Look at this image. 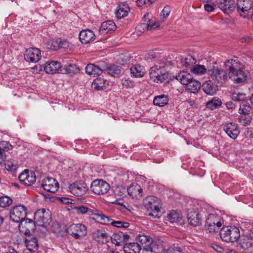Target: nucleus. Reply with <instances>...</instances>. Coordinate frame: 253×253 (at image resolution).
<instances>
[{"instance_id":"774afa93","label":"nucleus","mask_w":253,"mask_h":253,"mask_svg":"<svg viewBox=\"0 0 253 253\" xmlns=\"http://www.w3.org/2000/svg\"><path fill=\"white\" fill-rule=\"evenodd\" d=\"M107 253H119V252L113 249H110L108 250Z\"/></svg>"},{"instance_id":"052dcab7","label":"nucleus","mask_w":253,"mask_h":253,"mask_svg":"<svg viewBox=\"0 0 253 253\" xmlns=\"http://www.w3.org/2000/svg\"><path fill=\"white\" fill-rule=\"evenodd\" d=\"M204 8L206 11L209 12H212L214 9L213 6L209 4H205L204 5Z\"/></svg>"},{"instance_id":"e2e57ef3","label":"nucleus","mask_w":253,"mask_h":253,"mask_svg":"<svg viewBox=\"0 0 253 253\" xmlns=\"http://www.w3.org/2000/svg\"><path fill=\"white\" fill-rule=\"evenodd\" d=\"M251 41L252 38L248 36H244L241 39V41L242 42H250Z\"/></svg>"},{"instance_id":"f257e3e1","label":"nucleus","mask_w":253,"mask_h":253,"mask_svg":"<svg viewBox=\"0 0 253 253\" xmlns=\"http://www.w3.org/2000/svg\"><path fill=\"white\" fill-rule=\"evenodd\" d=\"M225 67L228 71L229 78L235 84L245 82L247 78L246 73L242 70L243 65L237 59H231L225 63Z\"/></svg>"},{"instance_id":"603ef678","label":"nucleus","mask_w":253,"mask_h":253,"mask_svg":"<svg viewBox=\"0 0 253 253\" xmlns=\"http://www.w3.org/2000/svg\"><path fill=\"white\" fill-rule=\"evenodd\" d=\"M232 98L236 101H243L245 98V94L243 93L234 92L232 95Z\"/></svg>"},{"instance_id":"680f3d73","label":"nucleus","mask_w":253,"mask_h":253,"mask_svg":"<svg viewBox=\"0 0 253 253\" xmlns=\"http://www.w3.org/2000/svg\"><path fill=\"white\" fill-rule=\"evenodd\" d=\"M212 248L218 253H221L223 251L222 248H221L220 246L217 244L213 245L212 246Z\"/></svg>"},{"instance_id":"423d86ee","label":"nucleus","mask_w":253,"mask_h":253,"mask_svg":"<svg viewBox=\"0 0 253 253\" xmlns=\"http://www.w3.org/2000/svg\"><path fill=\"white\" fill-rule=\"evenodd\" d=\"M67 233L76 239L84 237L87 234V228L83 224H72L67 229Z\"/></svg>"},{"instance_id":"5fc2aeb1","label":"nucleus","mask_w":253,"mask_h":253,"mask_svg":"<svg viewBox=\"0 0 253 253\" xmlns=\"http://www.w3.org/2000/svg\"><path fill=\"white\" fill-rule=\"evenodd\" d=\"M0 147L4 150V152L6 151L11 149L12 145L7 141H3L0 142Z\"/></svg>"},{"instance_id":"20e7f679","label":"nucleus","mask_w":253,"mask_h":253,"mask_svg":"<svg viewBox=\"0 0 253 253\" xmlns=\"http://www.w3.org/2000/svg\"><path fill=\"white\" fill-rule=\"evenodd\" d=\"M168 74L163 66L156 65L152 67L150 71L151 79L157 83L164 82L168 78Z\"/></svg>"},{"instance_id":"2f4dec72","label":"nucleus","mask_w":253,"mask_h":253,"mask_svg":"<svg viewBox=\"0 0 253 253\" xmlns=\"http://www.w3.org/2000/svg\"><path fill=\"white\" fill-rule=\"evenodd\" d=\"M175 78L182 84L185 85L193 77L187 72L181 71L176 76Z\"/></svg>"},{"instance_id":"58836bf2","label":"nucleus","mask_w":253,"mask_h":253,"mask_svg":"<svg viewBox=\"0 0 253 253\" xmlns=\"http://www.w3.org/2000/svg\"><path fill=\"white\" fill-rule=\"evenodd\" d=\"M26 246L28 249V251L35 252L38 248V243L37 239L35 237L30 238L29 239H26L25 241Z\"/></svg>"},{"instance_id":"1a4fd4ad","label":"nucleus","mask_w":253,"mask_h":253,"mask_svg":"<svg viewBox=\"0 0 253 253\" xmlns=\"http://www.w3.org/2000/svg\"><path fill=\"white\" fill-rule=\"evenodd\" d=\"M27 214V209L23 206H17L13 208L10 211V217L14 222H20L24 219Z\"/></svg>"},{"instance_id":"bf43d9fd","label":"nucleus","mask_w":253,"mask_h":253,"mask_svg":"<svg viewBox=\"0 0 253 253\" xmlns=\"http://www.w3.org/2000/svg\"><path fill=\"white\" fill-rule=\"evenodd\" d=\"M6 159V154L4 150L0 147V164H2Z\"/></svg>"},{"instance_id":"412c9836","label":"nucleus","mask_w":253,"mask_h":253,"mask_svg":"<svg viewBox=\"0 0 253 253\" xmlns=\"http://www.w3.org/2000/svg\"><path fill=\"white\" fill-rule=\"evenodd\" d=\"M79 39L82 43L87 44L93 41L95 39V36L90 30H83L80 32Z\"/></svg>"},{"instance_id":"f704fd0d","label":"nucleus","mask_w":253,"mask_h":253,"mask_svg":"<svg viewBox=\"0 0 253 253\" xmlns=\"http://www.w3.org/2000/svg\"><path fill=\"white\" fill-rule=\"evenodd\" d=\"M108 85V82L101 78L95 79L92 83V86L97 90L106 89Z\"/></svg>"},{"instance_id":"338daca9","label":"nucleus","mask_w":253,"mask_h":253,"mask_svg":"<svg viewBox=\"0 0 253 253\" xmlns=\"http://www.w3.org/2000/svg\"><path fill=\"white\" fill-rule=\"evenodd\" d=\"M7 253H18L13 248H9Z\"/></svg>"},{"instance_id":"dca6fc26","label":"nucleus","mask_w":253,"mask_h":253,"mask_svg":"<svg viewBox=\"0 0 253 253\" xmlns=\"http://www.w3.org/2000/svg\"><path fill=\"white\" fill-rule=\"evenodd\" d=\"M41 57V53L37 48H30L25 52V60L29 62L37 63Z\"/></svg>"},{"instance_id":"864d4df0","label":"nucleus","mask_w":253,"mask_h":253,"mask_svg":"<svg viewBox=\"0 0 253 253\" xmlns=\"http://www.w3.org/2000/svg\"><path fill=\"white\" fill-rule=\"evenodd\" d=\"M112 225L118 228H127L129 226V223L127 222H123L121 221H114L112 222Z\"/></svg>"},{"instance_id":"393cba45","label":"nucleus","mask_w":253,"mask_h":253,"mask_svg":"<svg viewBox=\"0 0 253 253\" xmlns=\"http://www.w3.org/2000/svg\"><path fill=\"white\" fill-rule=\"evenodd\" d=\"M160 26L158 22L152 19H149L147 23H141L136 27L137 29L140 32L146 31H153Z\"/></svg>"},{"instance_id":"4c0bfd02","label":"nucleus","mask_w":253,"mask_h":253,"mask_svg":"<svg viewBox=\"0 0 253 253\" xmlns=\"http://www.w3.org/2000/svg\"><path fill=\"white\" fill-rule=\"evenodd\" d=\"M97 220H100V222L104 224L112 225L114 221L110 217L105 216L102 213L97 210L95 217H93Z\"/></svg>"},{"instance_id":"6e6552de","label":"nucleus","mask_w":253,"mask_h":253,"mask_svg":"<svg viewBox=\"0 0 253 253\" xmlns=\"http://www.w3.org/2000/svg\"><path fill=\"white\" fill-rule=\"evenodd\" d=\"M220 216L210 214L206 219L205 227L210 232H214L222 226Z\"/></svg>"},{"instance_id":"4468645a","label":"nucleus","mask_w":253,"mask_h":253,"mask_svg":"<svg viewBox=\"0 0 253 253\" xmlns=\"http://www.w3.org/2000/svg\"><path fill=\"white\" fill-rule=\"evenodd\" d=\"M85 72L94 77L101 74L103 72L105 73V63L99 62L96 65L88 64L85 67Z\"/></svg>"},{"instance_id":"c9c22d12","label":"nucleus","mask_w":253,"mask_h":253,"mask_svg":"<svg viewBox=\"0 0 253 253\" xmlns=\"http://www.w3.org/2000/svg\"><path fill=\"white\" fill-rule=\"evenodd\" d=\"M75 209L78 213L86 214L89 216H94V217L97 211L96 209H91L83 206L77 207Z\"/></svg>"},{"instance_id":"37998d69","label":"nucleus","mask_w":253,"mask_h":253,"mask_svg":"<svg viewBox=\"0 0 253 253\" xmlns=\"http://www.w3.org/2000/svg\"><path fill=\"white\" fill-rule=\"evenodd\" d=\"M207 71V69L204 65L197 64L193 66L191 69V72L195 74L202 75Z\"/></svg>"},{"instance_id":"0eeeda50","label":"nucleus","mask_w":253,"mask_h":253,"mask_svg":"<svg viewBox=\"0 0 253 253\" xmlns=\"http://www.w3.org/2000/svg\"><path fill=\"white\" fill-rule=\"evenodd\" d=\"M160 201L156 197L149 196L145 198L144 201V205L148 210L151 212L149 213L150 215L157 216V213L160 211Z\"/></svg>"},{"instance_id":"8fccbe9b","label":"nucleus","mask_w":253,"mask_h":253,"mask_svg":"<svg viewBox=\"0 0 253 253\" xmlns=\"http://www.w3.org/2000/svg\"><path fill=\"white\" fill-rule=\"evenodd\" d=\"M238 120L242 125L246 126L250 124L252 118L249 115H241L238 118Z\"/></svg>"},{"instance_id":"7ed1b4c3","label":"nucleus","mask_w":253,"mask_h":253,"mask_svg":"<svg viewBox=\"0 0 253 253\" xmlns=\"http://www.w3.org/2000/svg\"><path fill=\"white\" fill-rule=\"evenodd\" d=\"M237 10L240 16L250 19L253 16V1L252 0H238Z\"/></svg>"},{"instance_id":"6ab92c4d","label":"nucleus","mask_w":253,"mask_h":253,"mask_svg":"<svg viewBox=\"0 0 253 253\" xmlns=\"http://www.w3.org/2000/svg\"><path fill=\"white\" fill-rule=\"evenodd\" d=\"M223 130L233 139H236L240 133L239 127L234 123H226L224 125Z\"/></svg>"},{"instance_id":"a19ab883","label":"nucleus","mask_w":253,"mask_h":253,"mask_svg":"<svg viewBox=\"0 0 253 253\" xmlns=\"http://www.w3.org/2000/svg\"><path fill=\"white\" fill-rule=\"evenodd\" d=\"M169 100L167 95L162 94L156 96L153 100L154 105L162 107L168 103Z\"/></svg>"},{"instance_id":"9d476101","label":"nucleus","mask_w":253,"mask_h":253,"mask_svg":"<svg viewBox=\"0 0 253 253\" xmlns=\"http://www.w3.org/2000/svg\"><path fill=\"white\" fill-rule=\"evenodd\" d=\"M209 73L211 79L214 83L222 84L228 78L226 71L221 68H213L209 70Z\"/></svg>"},{"instance_id":"6e6d98bb","label":"nucleus","mask_w":253,"mask_h":253,"mask_svg":"<svg viewBox=\"0 0 253 253\" xmlns=\"http://www.w3.org/2000/svg\"><path fill=\"white\" fill-rule=\"evenodd\" d=\"M161 253H182V252L179 248H171L167 250H163Z\"/></svg>"},{"instance_id":"7c9ffc66","label":"nucleus","mask_w":253,"mask_h":253,"mask_svg":"<svg viewBox=\"0 0 253 253\" xmlns=\"http://www.w3.org/2000/svg\"><path fill=\"white\" fill-rule=\"evenodd\" d=\"M129 11V7L127 4L122 3L119 4L116 12V15L117 18L121 19L127 15Z\"/></svg>"},{"instance_id":"ea45409f","label":"nucleus","mask_w":253,"mask_h":253,"mask_svg":"<svg viewBox=\"0 0 253 253\" xmlns=\"http://www.w3.org/2000/svg\"><path fill=\"white\" fill-rule=\"evenodd\" d=\"M80 71L79 68L76 64H70L68 66H65L62 70L60 71L61 73L69 74L70 75H74Z\"/></svg>"},{"instance_id":"2eb2a0df","label":"nucleus","mask_w":253,"mask_h":253,"mask_svg":"<svg viewBox=\"0 0 253 253\" xmlns=\"http://www.w3.org/2000/svg\"><path fill=\"white\" fill-rule=\"evenodd\" d=\"M20 181L23 184L30 186L34 184L36 180V176L34 171L29 169L24 171L19 175Z\"/></svg>"},{"instance_id":"c03bdc74","label":"nucleus","mask_w":253,"mask_h":253,"mask_svg":"<svg viewBox=\"0 0 253 253\" xmlns=\"http://www.w3.org/2000/svg\"><path fill=\"white\" fill-rule=\"evenodd\" d=\"M168 217L169 221L172 223L179 221L181 219V216L176 211H172L169 213Z\"/></svg>"},{"instance_id":"b1692460","label":"nucleus","mask_w":253,"mask_h":253,"mask_svg":"<svg viewBox=\"0 0 253 253\" xmlns=\"http://www.w3.org/2000/svg\"><path fill=\"white\" fill-rule=\"evenodd\" d=\"M188 220L189 223L193 225H198L201 223V217L200 216L199 210L192 209L189 211L187 215Z\"/></svg>"},{"instance_id":"39448f33","label":"nucleus","mask_w":253,"mask_h":253,"mask_svg":"<svg viewBox=\"0 0 253 253\" xmlns=\"http://www.w3.org/2000/svg\"><path fill=\"white\" fill-rule=\"evenodd\" d=\"M51 220V213L49 210L42 209L37 211L34 215V220L40 226H46Z\"/></svg>"},{"instance_id":"3c124183","label":"nucleus","mask_w":253,"mask_h":253,"mask_svg":"<svg viewBox=\"0 0 253 253\" xmlns=\"http://www.w3.org/2000/svg\"><path fill=\"white\" fill-rule=\"evenodd\" d=\"M171 11L170 7L169 5H166L164 7L160 14L161 19L162 21H165L167 17L169 16Z\"/></svg>"},{"instance_id":"72a5a7b5","label":"nucleus","mask_w":253,"mask_h":253,"mask_svg":"<svg viewBox=\"0 0 253 253\" xmlns=\"http://www.w3.org/2000/svg\"><path fill=\"white\" fill-rule=\"evenodd\" d=\"M141 249L137 243H130L124 246L125 253H139Z\"/></svg>"},{"instance_id":"49530a36","label":"nucleus","mask_w":253,"mask_h":253,"mask_svg":"<svg viewBox=\"0 0 253 253\" xmlns=\"http://www.w3.org/2000/svg\"><path fill=\"white\" fill-rule=\"evenodd\" d=\"M12 203V200L7 196H2L0 197V207L5 208L8 207Z\"/></svg>"},{"instance_id":"aec40b11","label":"nucleus","mask_w":253,"mask_h":253,"mask_svg":"<svg viewBox=\"0 0 253 253\" xmlns=\"http://www.w3.org/2000/svg\"><path fill=\"white\" fill-rule=\"evenodd\" d=\"M19 225V230L24 234H29L34 231L35 228V222L29 219H23Z\"/></svg>"},{"instance_id":"4be33fe9","label":"nucleus","mask_w":253,"mask_h":253,"mask_svg":"<svg viewBox=\"0 0 253 253\" xmlns=\"http://www.w3.org/2000/svg\"><path fill=\"white\" fill-rule=\"evenodd\" d=\"M116 28V24L113 21L107 20L102 23L99 29V33L101 35H105L114 31Z\"/></svg>"},{"instance_id":"e433bc0d","label":"nucleus","mask_w":253,"mask_h":253,"mask_svg":"<svg viewBox=\"0 0 253 253\" xmlns=\"http://www.w3.org/2000/svg\"><path fill=\"white\" fill-rule=\"evenodd\" d=\"M202 89L206 94L209 95L214 94L217 90L216 86L211 81L205 82L202 85Z\"/></svg>"},{"instance_id":"a18cd8bd","label":"nucleus","mask_w":253,"mask_h":253,"mask_svg":"<svg viewBox=\"0 0 253 253\" xmlns=\"http://www.w3.org/2000/svg\"><path fill=\"white\" fill-rule=\"evenodd\" d=\"M5 168L8 171L14 172L18 168V165L15 161L9 160L5 163Z\"/></svg>"},{"instance_id":"c756f323","label":"nucleus","mask_w":253,"mask_h":253,"mask_svg":"<svg viewBox=\"0 0 253 253\" xmlns=\"http://www.w3.org/2000/svg\"><path fill=\"white\" fill-rule=\"evenodd\" d=\"M186 89L190 93H195L198 91L201 88V83L194 79L191 80L187 84L185 85Z\"/></svg>"},{"instance_id":"4d7b16f0","label":"nucleus","mask_w":253,"mask_h":253,"mask_svg":"<svg viewBox=\"0 0 253 253\" xmlns=\"http://www.w3.org/2000/svg\"><path fill=\"white\" fill-rule=\"evenodd\" d=\"M123 85L126 88L132 87L134 85V83L129 80H123Z\"/></svg>"},{"instance_id":"79ce46f5","label":"nucleus","mask_w":253,"mask_h":253,"mask_svg":"<svg viewBox=\"0 0 253 253\" xmlns=\"http://www.w3.org/2000/svg\"><path fill=\"white\" fill-rule=\"evenodd\" d=\"M221 101L218 98L214 97L206 104L207 107L211 110H213L221 106Z\"/></svg>"},{"instance_id":"69168bd1","label":"nucleus","mask_w":253,"mask_h":253,"mask_svg":"<svg viewBox=\"0 0 253 253\" xmlns=\"http://www.w3.org/2000/svg\"><path fill=\"white\" fill-rule=\"evenodd\" d=\"M70 199L66 198H61V201L64 204H69L71 203V202H70Z\"/></svg>"},{"instance_id":"9b49d317","label":"nucleus","mask_w":253,"mask_h":253,"mask_svg":"<svg viewBox=\"0 0 253 253\" xmlns=\"http://www.w3.org/2000/svg\"><path fill=\"white\" fill-rule=\"evenodd\" d=\"M110 185L108 183L101 179L94 180L90 186V188L92 192L98 195L106 193L110 189Z\"/></svg>"},{"instance_id":"473e14b6","label":"nucleus","mask_w":253,"mask_h":253,"mask_svg":"<svg viewBox=\"0 0 253 253\" xmlns=\"http://www.w3.org/2000/svg\"><path fill=\"white\" fill-rule=\"evenodd\" d=\"M130 73L132 76L136 78L142 77L145 73L144 67L140 65H134L130 68Z\"/></svg>"},{"instance_id":"cd10ccee","label":"nucleus","mask_w":253,"mask_h":253,"mask_svg":"<svg viewBox=\"0 0 253 253\" xmlns=\"http://www.w3.org/2000/svg\"><path fill=\"white\" fill-rule=\"evenodd\" d=\"M128 236L122 232L114 233L112 238V242L116 246L123 245L127 239Z\"/></svg>"},{"instance_id":"a211bd4d","label":"nucleus","mask_w":253,"mask_h":253,"mask_svg":"<svg viewBox=\"0 0 253 253\" xmlns=\"http://www.w3.org/2000/svg\"><path fill=\"white\" fill-rule=\"evenodd\" d=\"M216 5L225 13H232L235 8V2L233 0H216Z\"/></svg>"},{"instance_id":"a878e982","label":"nucleus","mask_w":253,"mask_h":253,"mask_svg":"<svg viewBox=\"0 0 253 253\" xmlns=\"http://www.w3.org/2000/svg\"><path fill=\"white\" fill-rule=\"evenodd\" d=\"M105 72L107 74L114 77H118L120 76L122 72V68L121 66L114 65L108 64L105 63Z\"/></svg>"},{"instance_id":"c85d7f7f","label":"nucleus","mask_w":253,"mask_h":253,"mask_svg":"<svg viewBox=\"0 0 253 253\" xmlns=\"http://www.w3.org/2000/svg\"><path fill=\"white\" fill-rule=\"evenodd\" d=\"M94 239L99 243L104 244L108 241L109 236L105 231L96 230L93 233Z\"/></svg>"},{"instance_id":"f03ea898","label":"nucleus","mask_w":253,"mask_h":253,"mask_svg":"<svg viewBox=\"0 0 253 253\" xmlns=\"http://www.w3.org/2000/svg\"><path fill=\"white\" fill-rule=\"evenodd\" d=\"M220 237L223 241L233 243L240 238V230L235 226L224 227L220 230Z\"/></svg>"},{"instance_id":"bb28decb","label":"nucleus","mask_w":253,"mask_h":253,"mask_svg":"<svg viewBox=\"0 0 253 253\" xmlns=\"http://www.w3.org/2000/svg\"><path fill=\"white\" fill-rule=\"evenodd\" d=\"M129 195L132 198H139L142 196L143 189L141 186L137 184H132L127 188Z\"/></svg>"},{"instance_id":"5701e85b","label":"nucleus","mask_w":253,"mask_h":253,"mask_svg":"<svg viewBox=\"0 0 253 253\" xmlns=\"http://www.w3.org/2000/svg\"><path fill=\"white\" fill-rule=\"evenodd\" d=\"M44 70L46 73L54 74L56 73H61L62 67L59 62L57 61H51L47 62L44 66Z\"/></svg>"},{"instance_id":"f8f14e48","label":"nucleus","mask_w":253,"mask_h":253,"mask_svg":"<svg viewBox=\"0 0 253 253\" xmlns=\"http://www.w3.org/2000/svg\"><path fill=\"white\" fill-rule=\"evenodd\" d=\"M88 189L87 184L84 181L74 182L70 185V191L76 196L84 195Z\"/></svg>"},{"instance_id":"0e129e2a","label":"nucleus","mask_w":253,"mask_h":253,"mask_svg":"<svg viewBox=\"0 0 253 253\" xmlns=\"http://www.w3.org/2000/svg\"><path fill=\"white\" fill-rule=\"evenodd\" d=\"M136 4L138 6L141 7L145 4V0H136Z\"/></svg>"},{"instance_id":"f3484780","label":"nucleus","mask_w":253,"mask_h":253,"mask_svg":"<svg viewBox=\"0 0 253 253\" xmlns=\"http://www.w3.org/2000/svg\"><path fill=\"white\" fill-rule=\"evenodd\" d=\"M42 186L45 190L51 193H55L59 189V184L53 178L46 177L43 180Z\"/></svg>"},{"instance_id":"de8ad7c7","label":"nucleus","mask_w":253,"mask_h":253,"mask_svg":"<svg viewBox=\"0 0 253 253\" xmlns=\"http://www.w3.org/2000/svg\"><path fill=\"white\" fill-rule=\"evenodd\" d=\"M196 59L191 56H188L181 60L182 65L185 67H189L196 63Z\"/></svg>"},{"instance_id":"09e8293b","label":"nucleus","mask_w":253,"mask_h":253,"mask_svg":"<svg viewBox=\"0 0 253 253\" xmlns=\"http://www.w3.org/2000/svg\"><path fill=\"white\" fill-rule=\"evenodd\" d=\"M251 109L250 105H247L245 102H243L240 105L239 112L241 115H249Z\"/></svg>"},{"instance_id":"13d9d810","label":"nucleus","mask_w":253,"mask_h":253,"mask_svg":"<svg viewBox=\"0 0 253 253\" xmlns=\"http://www.w3.org/2000/svg\"><path fill=\"white\" fill-rule=\"evenodd\" d=\"M69 45V43L66 41H61L59 43V47L60 48H64L66 49L70 47Z\"/></svg>"},{"instance_id":"ddd939ff","label":"nucleus","mask_w":253,"mask_h":253,"mask_svg":"<svg viewBox=\"0 0 253 253\" xmlns=\"http://www.w3.org/2000/svg\"><path fill=\"white\" fill-rule=\"evenodd\" d=\"M136 240L141 248H143L146 251L153 252V240L149 236L139 234L137 236Z\"/></svg>"}]
</instances>
